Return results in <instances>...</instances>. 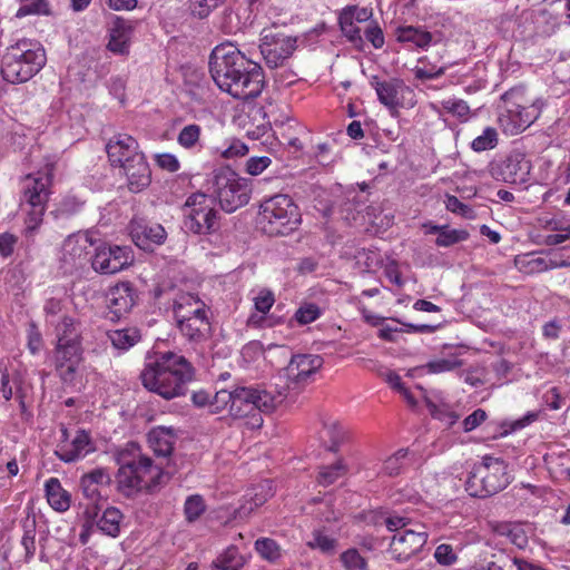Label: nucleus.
Instances as JSON below:
<instances>
[{
    "instance_id": "1",
    "label": "nucleus",
    "mask_w": 570,
    "mask_h": 570,
    "mask_svg": "<svg viewBox=\"0 0 570 570\" xmlns=\"http://www.w3.org/2000/svg\"><path fill=\"white\" fill-rule=\"evenodd\" d=\"M209 70L215 83L236 99H254L265 86L262 67L247 59L232 43L215 47L209 59Z\"/></svg>"
},
{
    "instance_id": "2",
    "label": "nucleus",
    "mask_w": 570,
    "mask_h": 570,
    "mask_svg": "<svg viewBox=\"0 0 570 570\" xmlns=\"http://www.w3.org/2000/svg\"><path fill=\"white\" fill-rule=\"evenodd\" d=\"M194 377L195 370L190 362L174 352L159 353L154 361L145 364L140 373L142 386L165 400L185 395Z\"/></svg>"
},
{
    "instance_id": "3",
    "label": "nucleus",
    "mask_w": 570,
    "mask_h": 570,
    "mask_svg": "<svg viewBox=\"0 0 570 570\" xmlns=\"http://www.w3.org/2000/svg\"><path fill=\"white\" fill-rule=\"evenodd\" d=\"M287 399L284 391L259 390L239 386L233 391L220 390L216 392L210 402L213 412H218L228 406L229 414L235 419H246V424L252 428H261L262 413H271Z\"/></svg>"
},
{
    "instance_id": "4",
    "label": "nucleus",
    "mask_w": 570,
    "mask_h": 570,
    "mask_svg": "<svg viewBox=\"0 0 570 570\" xmlns=\"http://www.w3.org/2000/svg\"><path fill=\"white\" fill-rule=\"evenodd\" d=\"M115 460L119 466L116 474L117 490L127 498L144 490L151 492L163 482L161 468L155 465L150 458L141 455L139 446L134 442L118 449Z\"/></svg>"
},
{
    "instance_id": "5",
    "label": "nucleus",
    "mask_w": 570,
    "mask_h": 570,
    "mask_svg": "<svg viewBox=\"0 0 570 570\" xmlns=\"http://www.w3.org/2000/svg\"><path fill=\"white\" fill-rule=\"evenodd\" d=\"M46 61V51L40 42L19 39L7 47L2 55V78L10 83L26 82L43 68Z\"/></svg>"
},
{
    "instance_id": "6",
    "label": "nucleus",
    "mask_w": 570,
    "mask_h": 570,
    "mask_svg": "<svg viewBox=\"0 0 570 570\" xmlns=\"http://www.w3.org/2000/svg\"><path fill=\"white\" fill-rule=\"evenodd\" d=\"M511 481L508 463L501 458L485 455L470 471L465 490L471 497L488 498L504 490Z\"/></svg>"
},
{
    "instance_id": "7",
    "label": "nucleus",
    "mask_w": 570,
    "mask_h": 570,
    "mask_svg": "<svg viewBox=\"0 0 570 570\" xmlns=\"http://www.w3.org/2000/svg\"><path fill=\"white\" fill-rule=\"evenodd\" d=\"M302 223L298 206L286 194H277L264 199L259 206V224L271 236L288 235Z\"/></svg>"
},
{
    "instance_id": "8",
    "label": "nucleus",
    "mask_w": 570,
    "mask_h": 570,
    "mask_svg": "<svg viewBox=\"0 0 570 570\" xmlns=\"http://www.w3.org/2000/svg\"><path fill=\"white\" fill-rule=\"evenodd\" d=\"M250 185L229 167H222L213 173L212 193L223 210L233 213L246 205L250 196Z\"/></svg>"
},
{
    "instance_id": "9",
    "label": "nucleus",
    "mask_w": 570,
    "mask_h": 570,
    "mask_svg": "<svg viewBox=\"0 0 570 570\" xmlns=\"http://www.w3.org/2000/svg\"><path fill=\"white\" fill-rule=\"evenodd\" d=\"M53 164L46 165V170L27 175L22 179L23 202L30 206L26 224L28 229H36L42 222L46 204L49 198Z\"/></svg>"
},
{
    "instance_id": "10",
    "label": "nucleus",
    "mask_w": 570,
    "mask_h": 570,
    "mask_svg": "<svg viewBox=\"0 0 570 570\" xmlns=\"http://www.w3.org/2000/svg\"><path fill=\"white\" fill-rule=\"evenodd\" d=\"M503 107L499 116V122L508 135H518L525 130L538 117V110L533 106H527L522 88H512L501 97Z\"/></svg>"
},
{
    "instance_id": "11",
    "label": "nucleus",
    "mask_w": 570,
    "mask_h": 570,
    "mask_svg": "<svg viewBox=\"0 0 570 570\" xmlns=\"http://www.w3.org/2000/svg\"><path fill=\"white\" fill-rule=\"evenodd\" d=\"M184 228L195 235H208L215 233L218 227V212L215 209L214 199L203 193L191 194L185 202Z\"/></svg>"
},
{
    "instance_id": "12",
    "label": "nucleus",
    "mask_w": 570,
    "mask_h": 570,
    "mask_svg": "<svg viewBox=\"0 0 570 570\" xmlns=\"http://www.w3.org/2000/svg\"><path fill=\"white\" fill-rule=\"evenodd\" d=\"M322 366L323 358L320 355H294L285 368L286 381L283 384H276L275 391H284L287 397L291 392L297 394L302 387L313 381Z\"/></svg>"
},
{
    "instance_id": "13",
    "label": "nucleus",
    "mask_w": 570,
    "mask_h": 570,
    "mask_svg": "<svg viewBox=\"0 0 570 570\" xmlns=\"http://www.w3.org/2000/svg\"><path fill=\"white\" fill-rule=\"evenodd\" d=\"M296 38L277 29H264L261 37V53L268 68L275 69L284 66L296 50Z\"/></svg>"
},
{
    "instance_id": "14",
    "label": "nucleus",
    "mask_w": 570,
    "mask_h": 570,
    "mask_svg": "<svg viewBox=\"0 0 570 570\" xmlns=\"http://www.w3.org/2000/svg\"><path fill=\"white\" fill-rule=\"evenodd\" d=\"M92 268L100 274H116L134 263V253L129 246L100 245L91 256Z\"/></svg>"
},
{
    "instance_id": "15",
    "label": "nucleus",
    "mask_w": 570,
    "mask_h": 570,
    "mask_svg": "<svg viewBox=\"0 0 570 570\" xmlns=\"http://www.w3.org/2000/svg\"><path fill=\"white\" fill-rule=\"evenodd\" d=\"M428 541V533L423 525H416V529H405L394 533L392 537L389 552L392 558L399 562H405L419 553Z\"/></svg>"
},
{
    "instance_id": "16",
    "label": "nucleus",
    "mask_w": 570,
    "mask_h": 570,
    "mask_svg": "<svg viewBox=\"0 0 570 570\" xmlns=\"http://www.w3.org/2000/svg\"><path fill=\"white\" fill-rule=\"evenodd\" d=\"M531 170V163L524 153L511 151L504 160L492 168V176L511 185H522L528 181Z\"/></svg>"
},
{
    "instance_id": "17",
    "label": "nucleus",
    "mask_w": 570,
    "mask_h": 570,
    "mask_svg": "<svg viewBox=\"0 0 570 570\" xmlns=\"http://www.w3.org/2000/svg\"><path fill=\"white\" fill-rule=\"evenodd\" d=\"M81 341L57 342L53 354L55 365L60 379L66 383L75 380L79 364L82 361Z\"/></svg>"
},
{
    "instance_id": "18",
    "label": "nucleus",
    "mask_w": 570,
    "mask_h": 570,
    "mask_svg": "<svg viewBox=\"0 0 570 570\" xmlns=\"http://www.w3.org/2000/svg\"><path fill=\"white\" fill-rule=\"evenodd\" d=\"M514 265L521 273L532 275L553 268L567 267L570 266V263L562 259L557 252L549 250L517 255Z\"/></svg>"
},
{
    "instance_id": "19",
    "label": "nucleus",
    "mask_w": 570,
    "mask_h": 570,
    "mask_svg": "<svg viewBox=\"0 0 570 570\" xmlns=\"http://www.w3.org/2000/svg\"><path fill=\"white\" fill-rule=\"evenodd\" d=\"M129 229L135 245L147 252H153L155 246L164 244L167 238L160 224L147 223L144 219H132Z\"/></svg>"
},
{
    "instance_id": "20",
    "label": "nucleus",
    "mask_w": 570,
    "mask_h": 570,
    "mask_svg": "<svg viewBox=\"0 0 570 570\" xmlns=\"http://www.w3.org/2000/svg\"><path fill=\"white\" fill-rule=\"evenodd\" d=\"M106 151L111 165L120 168L142 155L137 140L127 134H118L110 138Z\"/></svg>"
},
{
    "instance_id": "21",
    "label": "nucleus",
    "mask_w": 570,
    "mask_h": 570,
    "mask_svg": "<svg viewBox=\"0 0 570 570\" xmlns=\"http://www.w3.org/2000/svg\"><path fill=\"white\" fill-rule=\"evenodd\" d=\"M95 450V443L89 432L80 429L76 431L75 436L69 442H59L55 454L60 461L72 463L83 459Z\"/></svg>"
},
{
    "instance_id": "22",
    "label": "nucleus",
    "mask_w": 570,
    "mask_h": 570,
    "mask_svg": "<svg viewBox=\"0 0 570 570\" xmlns=\"http://www.w3.org/2000/svg\"><path fill=\"white\" fill-rule=\"evenodd\" d=\"M94 242L89 234H75L67 237L62 245V261L73 267H81L88 261L89 248Z\"/></svg>"
},
{
    "instance_id": "23",
    "label": "nucleus",
    "mask_w": 570,
    "mask_h": 570,
    "mask_svg": "<svg viewBox=\"0 0 570 570\" xmlns=\"http://www.w3.org/2000/svg\"><path fill=\"white\" fill-rule=\"evenodd\" d=\"M377 98L382 105L387 107L390 110H397L403 106L402 98L406 91L410 92L404 81L397 78L389 80H379L376 77L372 80Z\"/></svg>"
},
{
    "instance_id": "24",
    "label": "nucleus",
    "mask_w": 570,
    "mask_h": 570,
    "mask_svg": "<svg viewBox=\"0 0 570 570\" xmlns=\"http://www.w3.org/2000/svg\"><path fill=\"white\" fill-rule=\"evenodd\" d=\"M175 321L209 317L208 306L196 295L190 293L178 294L173 302Z\"/></svg>"
},
{
    "instance_id": "25",
    "label": "nucleus",
    "mask_w": 570,
    "mask_h": 570,
    "mask_svg": "<svg viewBox=\"0 0 570 570\" xmlns=\"http://www.w3.org/2000/svg\"><path fill=\"white\" fill-rule=\"evenodd\" d=\"M107 299L110 313L119 318L136 304L137 294L131 283L121 282L109 289Z\"/></svg>"
},
{
    "instance_id": "26",
    "label": "nucleus",
    "mask_w": 570,
    "mask_h": 570,
    "mask_svg": "<svg viewBox=\"0 0 570 570\" xmlns=\"http://www.w3.org/2000/svg\"><path fill=\"white\" fill-rule=\"evenodd\" d=\"M132 160L122 167V170L127 177L129 190L140 193L150 185L151 170L144 154Z\"/></svg>"
},
{
    "instance_id": "27",
    "label": "nucleus",
    "mask_w": 570,
    "mask_h": 570,
    "mask_svg": "<svg viewBox=\"0 0 570 570\" xmlns=\"http://www.w3.org/2000/svg\"><path fill=\"white\" fill-rule=\"evenodd\" d=\"M134 24L131 21L116 17L109 29V41L107 48L117 55H127Z\"/></svg>"
},
{
    "instance_id": "28",
    "label": "nucleus",
    "mask_w": 570,
    "mask_h": 570,
    "mask_svg": "<svg viewBox=\"0 0 570 570\" xmlns=\"http://www.w3.org/2000/svg\"><path fill=\"white\" fill-rule=\"evenodd\" d=\"M417 389L422 391L425 404L434 419L444 422L449 426H452L459 420V415L444 402L441 391L428 392L420 385H417Z\"/></svg>"
},
{
    "instance_id": "29",
    "label": "nucleus",
    "mask_w": 570,
    "mask_h": 570,
    "mask_svg": "<svg viewBox=\"0 0 570 570\" xmlns=\"http://www.w3.org/2000/svg\"><path fill=\"white\" fill-rule=\"evenodd\" d=\"M176 324L180 334L190 343L199 344L212 336V324L209 317L176 321Z\"/></svg>"
},
{
    "instance_id": "30",
    "label": "nucleus",
    "mask_w": 570,
    "mask_h": 570,
    "mask_svg": "<svg viewBox=\"0 0 570 570\" xmlns=\"http://www.w3.org/2000/svg\"><path fill=\"white\" fill-rule=\"evenodd\" d=\"M125 515L116 507H108L102 514L96 518L95 524L97 529L105 535L117 538L120 534Z\"/></svg>"
},
{
    "instance_id": "31",
    "label": "nucleus",
    "mask_w": 570,
    "mask_h": 570,
    "mask_svg": "<svg viewBox=\"0 0 570 570\" xmlns=\"http://www.w3.org/2000/svg\"><path fill=\"white\" fill-rule=\"evenodd\" d=\"M45 491L47 501L53 510L65 512L70 508V493L62 488L59 479H48L45 484Z\"/></svg>"
},
{
    "instance_id": "32",
    "label": "nucleus",
    "mask_w": 570,
    "mask_h": 570,
    "mask_svg": "<svg viewBox=\"0 0 570 570\" xmlns=\"http://www.w3.org/2000/svg\"><path fill=\"white\" fill-rule=\"evenodd\" d=\"M272 495L273 488L269 481H264L253 487L246 494L247 502L237 510V514L239 517L250 514L256 508L263 505Z\"/></svg>"
},
{
    "instance_id": "33",
    "label": "nucleus",
    "mask_w": 570,
    "mask_h": 570,
    "mask_svg": "<svg viewBox=\"0 0 570 570\" xmlns=\"http://www.w3.org/2000/svg\"><path fill=\"white\" fill-rule=\"evenodd\" d=\"M395 36L399 42L410 43L420 49L428 48L433 41V35L422 27H399L395 31Z\"/></svg>"
},
{
    "instance_id": "34",
    "label": "nucleus",
    "mask_w": 570,
    "mask_h": 570,
    "mask_svg": "<svg viewBox=\"0 0 570 570\" xmlns=\"http://www.w3.org/2000/svg\"><path fill=\"white\" fill-rule=\"evenodd\" d=\"M442 55H439L436 59H431L424 56L419 59V65L414 68V76L420 80H432L436 79L445 73V71L452 66V63H440Z\"/></svg>"
},
{
    "instance_id": "35",
    "label": "nucleus",
    "mask_w": 570,
    "mask_h": 570,
    "mask_svg": "<svg viewBox=\"0 0 570 570\" xmlns=\"http://www.w3.org/2000/svg\"><path fill=\"white\" fill-rule=\"evenodd\" d=\"M415 454L407 449H400L390 455L383 463L382 472L389 476L401 474L404 469L415 462Z\"/></svg>"
},
{
    "instance_id": "36",
    "label": "nucleus",
    "mask_w": 570,
    "mask_h": 570,
    "mask_svg": "<svg viewBox=\"0 0 570 570\" xmlns=\"http://www.w3.org/2000/svg\"><path fill=\"white\" fill-rule=\"evenodd\" d=\"M345 431L336 421H326L320 431V439L324 446L332 452H336L345 440Z\"/></svg>"
},
{
    "instance_id": "37",
    "label": "nucleus",
    "mask_w": 570,
    "mask_h": 570,
    "mask_svg": "<svg viewBox=\"0 0 570 570\" xmlns=\"http://www.w3.org/2000/svg\"><path fill=\"white\" fill-rule=\"evenodd\" d=\"M107 336L111 345L119 351H128L141 340L140 331L137 327L109 331Z\"/></svg>"
},
{
    "instance_id": "38",
    "label": "nucleus",
    "mask_w": 570,
    "mask_h": 570,
    "mask_svg": "<svg viewBox=\"0 0 570 570\" xmlns=\"http://www.w3.org/2000/svg\"><path fill=\"white\" fill-rule=\"evenodd\" d=\"M80 323L71 316L65 315L55 325L57 342L81 341Z\"/></svg>"
},
{
    "instance_id": "39",
    "label": "nucleus",
    "mask_w": 570,
    "mask_h": 570,
    "mask_svg": "<svg viewBox=\"0 0 570 570\" xmlns=\"http://www.w3.org/2000/svg\"><path fill=\"white\" fill-rule=\"evenodd\" d=\"M245 563L235 546H229L214 561L213 570H239Z\"/></svg>"
},
{
    "instance_id": "40",
    "label": "nucleus",
    "mask_w": 570,
    "mask_h": 570,
    "mask_svg": "<svg viewBox=\"0 0 570 570\" xmlns=\"http://www.w3.org/2000/svg\"><path fill=\"white\" fill-rule=\"evenodd\" d=\"M12 383L14 386L16 399L19 402L21 414H29V403L32 399L33 386L32 384L24 379V376L20 373H16L12 377Z\"/></svg>"
},
{
    "instance_id": "41",
    "label": "nucleus",
    "mask_w": 570,
    "mask_h": 570,
    "mask_svg": "<svg viewBox=\"0 0 570 570\" xmlns=\"http://www.w3.org/2000/svg\"><path fill=\"white\" fill-rule=\"evenodd\" d=\"M347 472V466L342 459L335 463L324 465L320 469L317 482L323 487H328L336 482L340 478L344 476Z\"/></svg>"
},
{
    "instance_id": "42",
    "label": "nucleus",
    "mask_w": 570,
    "mask_h": 570,
    "mask_svg": "<svg viewBox=\"0 0 570 570\" xmlns=\"http://www.w3.org/2000/svg\"><path fill=\"white\" fill-rule=\"evenodd\" d=\"M255 550L265 560L275 562L282 557V549L275 540L261 538L255 542Z\"/></svg>"
},
{
    "instance_id": "43",
    "label": "nucleus",
    "mask_w": 570,
    "mask_h": 570,
    "mask_svg": "<svg viewBox=\"0 0 570 570\" xmlns=\"http://www.w3.org/2000/svg\"><path fill=\"white\" fill-rule=\"evenodd\" d=\"M499 141L498 131L493 127H487L480 136L474 138L471 142V148L476 151H485L497 147Z\"/></svg>"
},
{
    "instance_id": "44",
    "label": "nucleus",
    "mask_w": 570,
    "mask_h": 570,
    "mask_svg": "<svg viewBox=\"0 0 570 570\" xmlns=\"http://www.w3.org/2000/svg\"><path fill=\"white\" fill-rule=\"evenodd\" d=\"M202 128L199 125L185 126L178 134L177 142L185 149H194L199 145Z\"/></svg>"
},
{
    "instance_id": "45",
    "label": "nucleus",
    "mask_w": 570,
    "mask_h": 570,
    "mask_svg": "<svg viewBox=\"0 0 570 570\" xmlns=\"http://www.w3.org/2000/svg\"><path fill=\"white\" fill-rule=\"evenodd\" d=\"M469 236L470 235L465 229H451L448 225H445L444 229L436 237L435 245L439 247H450L466 240Z\"/></svg>"
},
{
    "instance_id": "46",
    "label": "nucleus",
    "mask_w": 570,
    "mask_h": 570,
    "mask_svg": "<svg viewBox=\"0 0 570 570\" xmlns=\"http://www.w3.org/2000/svg\"><path fill=\"white\" fill-rule=\"evenodd\" d=\"M322 315L321 307L315 303H303L295 312L293 320L299 325H307Z\"/></svg>"
},
{
    "instance_id": "47",
    "label": "nucleus",
    "mask_w": 570,
    "mask_h": 570,
    "mask_svg": "<svg viewBox=\"0 0 570 570\" xmlns=\"http://www.w3.org/2000/svg\"><path fill=\"white\" fill-rule=\"evenodd\" d=\"M170 439L171 436L168 433H165L163 430L159 432L154 431L149 435V442L154 452L160 456H167L171 453L173 442Z\"/></svg>"
},
{
    "instance_id": "48",
    "label": "nucleus",
    "mask_w": 570,
    "mask_h": 570,
    "mask_svg": "<svg viewBox=\"0 0 570 570\" xmlns=\"http://www.w3.org/2000/svg\"><path fill=\"white\" fill-rule=\"evenodd\" d=\"M206 504L202 495H189L184 504L185 518L188 522H194L205 512Z\"/></svg>"
},
{
    "instance_id": "49",
    "label": "nucleus",
    "mask_w": 570,
    "mask_h": 570,
    "mask_svg": "<svg viewBox=\"0 0 570 570\" xmlns=\"http://www.w3.org/2000/svg\"><path fill=\"white\" fill-rule=\"evenodd\" d=\"M340 26L343 35L352 42H362V36L360 28L354 22V14L351 12H344L340 17Z\"/></svg>"
},
{
    "instance_id": "50",
    "label": "nucleus",
    "mask_w": 570,
    "mask_h": 570,
    "mask_svg": "<svg viewBox=\"0 0 570 570\" xmlns=\"http://www.w3.org/2000/svg\"><path fill=\"white\" fill-rule=\"evenodd\" d=\"M445 208L466 219H474L475 212L469 205L462 203L456 196L446 195L444 200Z\"/></svg>"
},
{
    "instance_id": "51",
    "label": "nucleus",
    "mask_w": 570,
    "mask_h": 570,
    "mask_svg": "<svg viewBox=\"0 0 570 570\" xmlns=\"http://www.w3.org/2000/svg\"><path fill=\"white\" fill-rule=\"evenodd\" d=\"M462 366V361L458 357L439 358L429 362L422 368H426L429 373L439 374L450 372Z\"/></svg>"
},
{
    "instance_id": "52",
    "label": "nucleus",
    "mask_w": 570,
    "mask_h": 570,
    "mask_svg": "<svg viewBox=\"0 0 570 570\" xmlns=\"http://www.w3.org/2000/svg\"><path fill=\"white\" fill-rule=\"evenodd\" d=\"M29 2H26L22 4L16 16L18 18H22L29 14H50V6L48 0H28Z\"/></svg>"
},
{
    "instance_id": "53",
    "label": "nucleus",
    "mask_w": 570,
    "mask_h": 570,
    "mask_svg": "<svg viewBox=\"0 0 570 570\" xmlns=\"http://www.w3.org/2000/svg\"><path fill=\"white\" fill-rule=\"evenodd\" d=\"M312 549H318L325 554H334L337 547V541L322 532H314L313 540L308 542Z\"/></svg>"
},
{
    "instance_id": "54",
    "label": "nucleus",
    "mask_w": 570,
    "mask_h": 570,
    "mask_svg": "<svg viewBox=\"0 0 570 570\" xmlns=\"http://www.w3.org/2000/svg\"><path fill=\"white\" fill-rule=\"evenodd\" d=\"M98 512H99V508L97 505L86 507V509L83 511L86 522L82 524L81 531L79 533V541L81 542V544L88 543L91 532H92L94 524H95L94 522H95L96 518L98 517Z\"/></svg>"
},
{
    "instance_id": "55",
    "label": "nucleus",
    "mask_w": 570,
    "mask_h": 570,
    "mask_svg": "<svg viewBox=\"0 0 570 570\" xmlns=\"http://www.w3.org/2000/svg\"><path fill=\"white\" fill-rule=\"evenodd\" d=\"M341 561L347 570H364L366 560L356 549H348L341 554Z\"/></svg>"
},
{
    "instance_id": "56",
    "label": "nucleus",
    "mask_w": 570,
    "mask_h": 570,
    "mask_svg": "<svg viewBox=\"0 0 570 570\" xmlns=\"http://www.w3.org/2000/svg\"><path fill=\"white\" fill-rule=\"evenodd\" d=\"M220 3L222 0H191L190 10L193 16L204 19L208 17Z\"/></svg>"
},
{
    "instance_id": "57",
    "label": "nucleus",
    "mask_w": 570,
    "mask_h": 570,
    "mask_svg": "<svg viewBox=\"0 0 570 570\" xmlns=\"http://www.w3.org/2000/svg\"><path fill=\"white\" fill-rule=\"evenodd\" d=\"M80 489L85 498H87L90 503L87 507L97 505L99 509V502L101 500V493L98 487L91 483V481L81 476L79 482Z\"/></svg>"
},
{
    "instance_id": "58",
    "label": "nucleus",
    "mask_w": 570,
    "mask_h": 570,
    "mask_svg": "<svg viewBox=\"0 0 570 570\" xmlns=\"http://www.w3.org/2000/svg\"><path fill=\"white\" fill-rule=\"evenodd\" d=\"M434 558L442 566H452L456 562L458 556L451 544L442 543L436 547Z\"/></svg>"
},
{
    "instance_id": "59",
    "label": "nucleus",
    "mask_w": 570,
    "mask_h": 570,
    "mask_svg": "<svg viewBox=\"0 0 570 570\" xmlns=\"http://www.w3.org/2000/svg\"><path fill=\"white\" fill-rule=\"evenodd\" d=\"M83 205L85 200L80 199L77 196L68 195L61 200L58 210L62 215L70 216L79 213L82 209Z\"/></svg>"
},
{
    "instance_id": "60",
    "label": "nucleus",
    "mask_w": 570,
    "mask_h": 570,
    "mask_svg": "<svg viewBox=\"0 0 570 570\" xmlns=\"http://www.w3.org/2000/svg\"><path fill=\"white\" fill-rule=\"evenodd\" d=\"M275 303L273 292L269 289H262L254 298V306L258 313L266 314Z\"/></svg>"
},
{
    "instance_id": "61",
    "label": "nucleus",
    "mask_w": 570,
    "mask_h": 570,
    "mask_svg": "<svg viewBox=\"0 0 570 570\" xmlns=\"http://www.w3.org/2000/svg\"><path fill=\"white\" fill-rule=\"evenodd\" d=\"M155 163L159 168L169 173H176L180 168L177 157L169 153L155 155Z\"/></svg>"
},
{
    "instance_id": "62",
    "label": "nucleus",
    "mask_w": 570,
    "mask_h": 570,
    "mask_svg": "<svg viewBox=\"0 0 570 570\" xmlns=\"http://www.w3.org/2000/svg\"><path fill=\"white\" fill-rule=\"evenodd\" d=\"M87 480L91 481L92 484L100 488L102 485H109L111 483V476L107 469L97 468L82 475Z\"/></svg>"
},
{
    "instance_id": "63",
    "label": "nucleus",
    "mask_w": 570,
    "mask_h": 570,
    "mask_svg": "<svg viewBox=\"0 0 570 570\" xmlns=\"http://www.w3.org/2000/svg\"><path fill=\"white\" fill-rule=\"evenodd\" d=\"M272 160L269 157H250L246 161V171L252 176L262 174L269 165Z\"/></svg>"
},
{
    "instance_id": "64",
    "label": "nucleus",
    "mask_w": 570,
    "mask_h": 570,
    "mask_svg": "<svg viewBox=\"0 0 570 570\" xmlns=\"http://www.w3.org/2000/svg\"><path fill=\"white\" fill-rule=\"evenodd\" d=\"M28 348L31 354L36 355L42 347V336L36 324H30L27 333Z\"/></svg>"
}]
</instances>
